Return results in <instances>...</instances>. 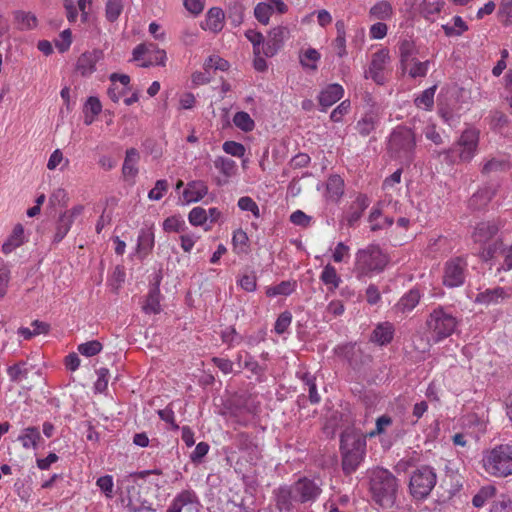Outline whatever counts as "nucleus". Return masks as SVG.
<instances>
[{
  "mask_svg": "<svg viewBox=\"0 0 512 512\" xmlns=\"http://www.w3.org/2000/svg\"><path fill=\"white\" fill-rule=\"evenodd\" d=\"M402 169H397L393 174L387 177L382 184V189L386 192L385 198H389L388 201L391 202L394 195L399 194L398 185L401 182ZM386 201V199H384Z\"/></svg>",
  "mask_w": 512,
  "mask_h": 512,
  "instance_id": "obj_30",
  "label": "nucleus"
},
{
  "mask_svg": "<svg viewBox=\"0 0 512 512\" xmlns=\"http://www.w3.org/2000/svg\"><path fill=\"white\" fill-rule=\"evenodd\" d=\"M103 58L100 49H93L82 53L76 63V70L82 76H89L96 70V64Z\"/></svg>",
  "mask_w": 512,
  "mask_h": 512,
  "instance_id": "obj_17",
  "label": "nucleus"
},
{
  "mask_svg": "<svg viewBox=\"0 0 512 512\" xmlns=\"http://www.w3.org/2000/svg\"><path fill=\"white\" fill-rule=\"evenodd\" d=\"M292 322V314L289 311L282 312L274 325V330L277 334L281 335L285 333Z\"/></svg>",
  "mask_w": 512,
  "mask_h": 512,
  "instance_id": "obj_56",
  "label": "nucleus"
},
{
  "mask_svg": "<svg viewBox=\"0 0 512 512\" xmlns=\"http://www.w3.org/2000/svg\"><path fill=\"white\" fill-rule=\"evenodd\" d=\"M458 324L459 320L442 306L433 309L426 320L428 333L435 343L450 337Z\"/></svg>",
  "mask_w": 512,
  "mask_h": 512,
  "instance_id": "obj_7",
  "label": "nucleus"
},
{
  "mask_svg": "<svg viewBox=\"0 0 512 512\" xmlns=\"http://www.w3.org/2000/svg\"><path fill=\"white\" fill-rule=\"evenodd\" d=\"M379 121V113L374 109H370L357 121L355 129L361 136L366 137L376 129Z\"/></svg>",
  "mask_w": 512,
  "mask_h": 512,
  "instance_id": "obj_20",
  "label": "nucleus"
},
{
  "mask_svg": "<svg viewBox=\"0 0 512 512\" xmlns=\"http://www.w3.org/2000/svg\"><path fill=\"white\" fill-rule=\"evenodd\" d=\"M124 9V1L123 0H107L105 5V17L106 19L113 23L118 20Z\"/></svg>",
  "mask_w": 512,
  "mask_h": 512,
  "instance_id": "obj_40",
  "label": "nucleus"
},
{
  "mask_svg": "<svg viewBox=\"0 0 512 512\" xmlns=\"http://www.w3.org/2000/svg\"><path fill=\"white\" fill-rule=\"evenodd\" d=\"M394 15L392 5L386 0L376 2L369 9V18L371 20H379L380 22L390 20Z\"/></svg>",
  "mask_w": 512,
  "mask_h": 512,
  "instance_id": "obj_26",
  "label": "nucleus"
},
{
  "mask_svg": "<svg viewBox=\"0 0 512 512\" xmlns=\"http://www.w3.org/2000/svg\"><path fill=\"white\" fill-rule=\"evenodd\" d=\"M445 5L444 0H423L419 5L421 15L425 19H431L433 16L439 14Z\"/></svg>",
  "mask_w": 512,
  "mask_h": 512,
  "instance_id": "obj_36",
  "label": "nucleus"
},
{
  "mask_svg": "<svg viewBox=\"0 0 512 512\" xmlns=\"http://www.w3.org/2000/svg\"><path fill=\"white\" fill-rule=\"evenodd\" d=\"M320 59V54L316 49L309 48L307 49L301 56H300V62L303 67L310 68V69H316L317 68V62Z\"/></svg>",
  "mask_w": 512,
  "mask_h": 512,
  "instance_id": "obj_51",
  "label": "nucleus"
},
{
  "mask_svg": "<svg viewBox=\"0 0 512 512\" xmlns=\"http://www.w3.org/2000/svg\"><path fill=\"white\" fill-rule=\"evenodd\" d=\"M389 60V53L387 50L381 49L372 55L371 64L369 67V77L372 78L377 84L382 85L386 82V63Z\"/></svg>",
  "mask_w": 512,
  "mask_h": 512,
  "instance_id": "obj_14",
  "label": "nucleus"
},
{
  "mask_svg": "<svg viewBox=\"0 0 512 512\" xmlns=\"http://www.w3.org/2000/svg\"><path fill=\"white\" fill-rule=\"evenodd\" d=\"M97 487L105 494L107 498H113V477L111 475H104L97 479Z\"/></svg>",
  "mask_w": 512,
  "mask_h": 512,
  "instance_id": "obj_58",
  "label": "nucleus"
},
{
  "mask_svg": "<svg viewBox=\"0 0 512 512\" xmlns=\"http://www.w3.org/2000/svg\"><path fill=\"white\" fill-rule=\"evenodd\" d=\"M221 340L223 343L228 344L229 347L238 344L241 336L237 333L236 329L232 326L225 328L221 331Z\"/></svg>",
  "mask_w": 512,
  "mask_h": 512,
  "instance_id": "obj_62",
  "label": "nucleus"
},
{
  "mask_svg": "<svg viewBox=\"0 0 512 512\" xmlns=\"http://www.w3.org/2000/svg\"><path fill=\"white\" fill-rule=\"evenodd\" d=\"M289 29L284 26L273 28L268 35V40L262 45L263 55L266 57L274 56L282 47L284 41L289 38Z\"/></svg>",
  "mask_w": 512,
  "mask_h": 512,
  "instance_id": "obj_15",
  "label": "nucleus"
},
{
  "mask_svg": "<svg viewBox=\"0 0 512 512\" xmlns=\"http://www.w3.org/2000/svg\"><path fill=\"white\" fill-rule=\"evenodd\" d=\"M14 17L18 28L21 30H29L37 26V18L31 12L17 11Z\"/></svg>",
  "mask_w": 512,
  "mask_h": 512,
  "instance_id": "obj_39",
  "label": "nucleus"
},
{
  "mask_svg": "<svg viewBox=\"0 0 512 512\" xmlns=\"http://www.w3.org/2000/svg\"><path fill=\"white\" fill-rule=\"evenodd\" d=\"M295 287H296L295 282L282 281L281 283H279L275 286L268 287L266 290V295L268 297H275L278 295L288 296L294 292Z\"/></svg>",
  "mask_w": 512,
  "mask_h": 512,
  "instance_id": "obj_44",
  "label": "nucleus"
},
{
  "mask_svg": "<svg viewBox=\"0 0 512 512\" xmlns=\"http://www.w3.org/2000/svg\"><path fill=\"white\" fill-rule=\"evenodd\" d=\"M69 200L68 193L63 188L55 189L49 197V202L52 206L64 207L67 205Z\"/></svg>",
  "mask_w": 512,
  "mask_h": 512,
  "instance_id": "obj_63",
  "label": "nucleus"
},
{
  "mask_svg": "<svg viewBox=\"0 0 512 512\" xmlns=\"http://www.w3.org/2000/svg\"><path fill=\"white\" fill-rule=\"evenodd\" d=\"M208 193V186L204 181L195 180L187 184L183 191V200L186 203H195L202 200Z\"/></svg>",
  "mask_w": 512,
  "mask_h": 512,
  "instance_id": "obj_21",
  "label": "nucleus"
},
{
  "mask_svg": "<svg viewBox=\"0 0 512 512\" xmlns=\"http://www.w3.org/2000/svg\"><path fill=\"white\" fill-rule=\"evenodd\" d=\"M437 86L434 85L426 90H424L418 97L415 98V105L418 108H422L425 110H431L434 105V95L436 92Z\"/></svg>",
  "mask_w": 512,
  "mask_h": 512,
  "instance_id": "obj_41",
  "label": "nucleus"
},
{
  "mask_svg": "<svg viewBox=\"0 0 512 512\" xmlns=\"http://www.w3.org/2000/svg\"><path fill=\"white\" fill-rule=\"evenodd\" d=\"M188 220L192 226H202L208 220L207 211L200 206L194 207L188 214Z\"/></svg>",
  "mask_w": 512,
  "mask_h": 512,
  "instance_id": "obj_50",
  "label": "nucleus"
},
{
  "mask_svg": "<svg viewBox=\"0 0 512 512\" xmlns=\"http://www.w3.org/2000/svg\"><path fill=\"white\" fill-rule=\"evenodd\" d=\"M198 505L196 493L192 490H184L173 499L167 512H197Z\"/></svg>",
  "mask_w": 512,
  "mask_h": 512,
  "instance_id": "obj_16",
  "label": "nucleus"
},
{
  "mask_svg": "<svg viewBox=\"0 0 512 512\" xmlns=\"http://www.w3.org/2000/svg\"><path fill=\"white\" fill-rule=\"evenodd\" d=\"M140 154L135 148L127 149L124 163L122 166V174L125 178H135L138 174V162Z\"/></svg>",
  "mask_w": 512,
  "mask_h": 512,
  "instance_id": "obj_25",
  "label": "nucleus"
},
{
  "mask_svg": "<svg viewBox=\"0 0 512 512\" xmlns=\"http://www.w3.org/2000/svg\"><path fill=\"white\" fill-rule=\"evenodd\" d=\"M273 11L274 7L269 3V1L261 2L256 5L254 9V15L260 23L267 25Z\"/></svg>",
  "mask_w": 512,
  "mask_h": 512,
  "instance_id": "obj_47",
  "label": "nucleus"
},
{
  "mask_svg": "<svg viewBox=\"0 0 512 512\" xmlns=\"http://www.w3.org/2000/svg\"><path fill=\"white\" fill-rule=\"evenodd\" d=\"M372 500L382 509H391L397 499L398 479L388 470L375 467L367 471Z\"/></svg>",
  "mask_w": 512,
  "mask_h": 512,
  "instance_id": "obj_2",
  "label": "nucleus"
},
{
  "mask_svg": "<svg viewBox=\"0 0 512 512\" xmlns=\"http://www.w3.org/2000/svg\"><path fill=\"white\" fill-rule=\"evenodd\" d=\"M410 65L411 67L408 70V74L410 77H425L430 68V61L426 60L421 62L414 59V61H412Z\"/></svg>",
  "mask_w": 512,
  "mask_h": 512,
  "instance_id": "obj_53",
  "label": "nucleus"
},
{
  "mask_svg": "<svg viewBox=\"0 0 512 512\" xmlns=\"http://www.w3.org/2000/svg\"><path fill=\"white\" fill-rule=\"evenodd\" d=\"M102 110V104L97 97L90 96L84 105V123L91 125L96 116L100 114Z\"/></svg>",
  "mask_w": 512,
  "mask_h": 512,
  "instance_id": "obj_32",
  "label": "nucleus"
},
{
  "mask_svg": "<svg viewBox=\"0 0 512 512\" xmlns=\"http://www.w3.org/2000/svg\"><path fill=\"white\" fill-rule=\"evenodd\" d=\"M323 492V481L319 476H301L291 485H280L273 490V499L278 512H293L295 504L311 506Z\"/></svg>",
  "mask_w": 512,
  "mask_h": 512,
  "instance_id": "obj_1",
  "label": "nucleus"
},
{
  "mask_svg": "<svg viewBox=\"0 0 512 512\" xmlns=\"http://www.w3.org/2000/svg\"><path fill=\"white\" fill-rule=\"evenodd\" d=\"M366 438L354 430H345L340 438L342 470L345 475L354 473L366 455Z\"/></svg>",
  "mask_w": 512,
  "mask_h": 512,
  "instance_id": "obj_4",
  "label": "nucleus"
},
{
  "mask_svg": "<svg viewBox=\"0 0 512 512\" xmlns=\"http://www.w3.org/2000/svg\"><path fill=\"white\" fill-rule=\"evenodd\" d=\"M497 17L503 26H512V0H501Z\"/></svg>",
  "mask_w": 512,
  "mask_h": 512,
  "instance_id": "obj_45",
  "label": "nucleus"
},
{
  "mask_svg": "<svg viewBox=\"0 0 512 512\" xmlns=\"http://www.w3.org/2000/svg\"><path fill=\"white\" fill-rule=\"evenodd\" d=\"M78 352L86 357H92L99 354L103 346L98 340H91L78 345Z\"/></svg>",
  "mask_w": 512,
  "mask_h": 512,
  "instance_id": "obj_49",
  "label": "nucleus"
},
{
  "mask_svg": "<svg viewBox=\"0 0 512 512\" xmlns=\"http://www.w3.org/2000/svg\"><path fill=\"white\" fill-rule=\"evenodd\" d=\"M420 293L416 289H411L405 293L395 305V309L402 314L410 313L419 303Z\"/></svg>",
  "mask_w": 512,
  "mask_h": 512,
  "instance_id": "obj_27",
  "label": "nucleus"
},
{
  "mask_svg": "<svg viewBox=\"0 0 512 512\" xmlns=\"http://www.w3.org/2000/svg\"><path fill=\"white\" fill-rule=\"evenodd\" d=\"M390 262V257L378 244H368L356 251L353 273L357 279L371 278L382 273Z\"/></svg>",
  "mask_w": 512,
  "mask_h": 512,
  "instance_id": "obj_3",
  "label": "nucleus"
},
{
  "mask_svg": "<svg viewBox=\"0 0 512 512\" xmlns=\"http://www.w3.org/2000/svg\"><path fill=\"white\" fill-rule=\"evenodd\" d=\"M453 25H444L443 30L447 36H460L463 32L468 30V26L460 16H454Z\"/></svg>",
  "mask_w": 512,
  "mask_h": 512,
  "instance_id": "obj_48",
  "label": "nucleus"
},
{
  "mask_svg": "<svg viewBox=\"0 0 512 512\" xmlns=\"http://www.w3.org/2000/svg\"><path fill=\"white\" fill-rule=\"evenodd\" d=\"M72 43V33L70 29L63 30L58 38L55 40V46L58 49L59 52L64 53L66 52Z\"/></svg>",
  "mask_w": 512,
  "mask_h": 512,
  "instance_id": "obj_60",
  "label": "nucleus"
},
{
  "mask_svg": "<svg viewBox=\"0 0 512 512\" xmlns=\"http://www.w3.org/2000/svg\"><path fill=\"white\" fill-rule=\"evenodd\" d=\"M327 196L332 201H337L344 193V181L339 175H331L326 184Z\"/></svg>",
  "mask_w": 512,
  "mask_h": 512,
  "instance_id": "obj_33",
  "label": "nucleus"
},
{
  "mask_svg": "<svg viewBox=\"0 0 512 512\" xmlns=\"http://www.w3.org/2000/svg\"><path fill=\"white\" fill-rule=\"evenodd\" d=\"M344 95V89L340 84L334 83L326 86L319 94L318 101L322 111L339 101Z\"/></svg>",
  "mask_w": 512,
  "mask_h": 512,
  "instance_id": "obj_18",
  "label": "nucleus"
},
{
  "mask_svg": "<svg viewBox=\"0 0 512 512\" xmlns=\"http://www.w3.org/2000/svg\"><path fill=\"white\" fill-rule=\"evenodd\" d=\"M41 440V433L34 426L24 428L18 436V441L24 449H37Z\"/></svg>",
  "mask_w": 512,
  "mask_h": 512,
  "instance_id": "obj_24",
  "label": "nucleus"
},
{
  "mask_svg": "<svg viewBox=\"0 0 512 512\" xmlns=\"http://www.w3.org/2000/svg\"><path fill=\"white\" fill-rule=\"evenodd\" d=\"M416 138L414 132L405 126L393 129L388 140V151L395 159L404 164H411L414 159Z\"/></svg>",
  "mask_w": 512,
  "mask_h": 512,
  "instance_id": "obj_6",
  "label": "nucleus"
},
{
  "mask_svg": "<svg viewBox=\"0 0 512 512\" xmlns=\"http://www.w3.org/2000/svg\"><path fill=\"white\" fill-rule=\"evenodd\" d=\"M62 163L63 167H61V170H63L64 167L68 166L69 160L67 158H64L63 153L60 149H56L52 152L48 159L47 169L53 171Z\"/></svg>",
  "mask_w": 512,
  "mask_h": 512,
  "instance_id": "obj_55",
  "label": "nucleus"
},
{
  "mask_svg": "<svg viewBox=\"0 0 512 512\" xmlns=\"http://www.w3.org/2000/svg\"><path fill=\"white\" fill-rule=\"evenodd\" d=\"M24 243V228L21 224H17L8 239L3 243L2 251L4 254L12 253L16 248Z\"/></svg>",
  "mask_w": 512,
  "mask_h": 512,
  "instance_id": "obj_29",
  "label": "nucleus"
},
{
  "mask_svg": "<svg viewBox=\"0 0 512 512\" xmlns=\"http://www.w3.org/2000/svg\"><path fill=\"white\" fill-rule=\"evenodd\" d=\"M228 68V61L218 55H212L204 62V69L206 72H209L210 70L226 71Z\"/></svg>",
  "mask_w": 512,
  "mask_h": 512,
  "instance_id": "obj_52",
  "label": "nucleus"
},
{
  "mask_svg": "<svg viewBox=\"0 0 512 512\" xmlns=\"http://www.w3.org/2000/svg\"><path fill=\"white\" fill-rule=\"evenodd\" d=\"M416 54V45L412 40L404 39L399 44V56L400 62L403 69H407L408 66L414 61V55Z\"/></svg>",
  "mask_w": 512,
  "mask_h": 512,
  "instance_id": "obj_31",
  "label": "nucleus"
},
{
  "mask_svg": "<svg viewBox=\"0 0 512 512\" xmlns=\"http://www.w3.org/2000/svg\"><path fill=\"white\" fill-rule=\"evenodd\" d=\"M33 329L28 327H21L18 329V334L25 340H30L34 336L48 333L50 325L46 322L35 320L31 323Z\"/></svg>",
  "mask_w": 512,
  "mask_h": 512,
  "instance_id": "obj_34",
  "label": "nucleus"
},
{
  "mask_svg": "<svg viewBox=\"0 0 512 512\" xmlns=\"http://www.w3.org/2000/svg\"><path fill=\"white\" fill-rule=\"evenodd\" d=\"M238 285L247 292H254L257 288V278L253 272L243 274L238 280Z\"/></svg>",
  "mask_w": 512,
  "mask_h": 512,
  "instance_id": "obj_59",
  "label": "nucleus"
},
{
  "mask_svg": "<svg viewBox=\"0 0 512 512\" xmlns=\"http://www.w3.org/2000/svg\"><path fill=\"white\" fill-rule=\"evenodd\" d=\"M155 237L153 227L141 229L137 240V253L141 259L146 258L153 250Z\"/></svg>",
  "mask_w": 512,
  "mask_h": 512,
  "instance_id": "obj_23",
  "label": "nucleus"
},
{
  "mask_svg": "<svg viewBox=\"0 0 512 512\" xmlns=\"http://www.w3.org/2000/svg\"><path fill=\"white\" fill-rule=\"evenodd\" d=\"M485 471L492 476L506 477L512 474V446L499 445L483 458Z\"/></svg>",
  "mask_w": 512,
  "mask_h": 512,
  "instance_id": "obj_8",
  "label": "nucleus"
},
{
  "mask_svg": "<svg viewBox=\"0 0 512 512\" xmlns=\"http://www.w3.org/2000/svg\"><path fill=\"white\" fill-rule=\"evenodd\" d=\"M224 19L225 15L223 10L219 7H212L208 10L205 20L201 23V28L213 33H218L224 27Z\"/></svg>",
  "mask_w": 512,
  "mask_h": 512,
  "instance_id": "obj_19",
  "label": "nucleus"
},
{
  "mask_svg": "<svg viewBox=\"0 0 512 512\" xmlns=\"http://www.w3.org/2000/svg\"><path fill=\"white\" fill-rule=\"evenodd\" d=\"M166 60L165 50L152 42L140 43L132 51V61L137 62L140 67L165 66Z\"/></svg>",
  "mask_w": 512,
  "mask_h": 512,
  "instance_id": "obj_10",
  "label": "nucleus"
},
{
  "mask_svg": "<svg viewBox=\"0 0 512 512\" xmlns=\"http://www.w3.org/2000/svg\"><path fill=\"white\" fill-rule=\"evenodd\" d=\"M394 332L395 329L392 323L388 321L381 322L373 330L370 341L379 346L387 345L393 340Z\"/></svg>",
  "mask_w": 512,
  "mask_h": 512,
  "instance_id": "obj_22",
  "label": "nucleus"
},
{
  "mask_svg": "<svg viewBox=\"0 0 512 512\" xmlns=\"http://www.w3.org/2000/svg\"><path fill=\"white\" fill-rule=\"evenodd\" d=\"M467 274L468 262L466 257H452L444 264L442 283L447 288L460 287L465 283Z\"/></svg>",
  "mask_w": 512,
  "mask_h": 512,
  "instance_id": "obj_11",
  "label": "nucleus"
},
{
  "mask_svg": "<svg viewBox=\"0 0 512 512\" xmlns=\"http://www.w3.org/2000/svg\"><path fill=\"white\" fill-rule=\"evenodd\" d=\"M234 125L244 132H250L254 129L255 123L251 116L244 111L237 112L233 117Z\"/></svg>",
  "mask_w": 512,
  "mask_h": 512,
  "instance_id": "obj_46",
  "label": "nucleus"
},
{
  "mask_svg": "<svg viewBox=\"0 0 512 512\" xmlns=\"http://www.w3.org/2000/svg\"><path fill=\"white\" fill-rule=\"evenodd\" d=\"M437 483L434 468L422 465L414 469L409 478V493L416 500L426 499Z\"/></svg>",
  "mask_w": 512,
  "mask_h": 512,
  "instance_id": "obj_9",
  "label": "nucleus"
},
{
  "mask_svg": "<svg viewBox=\"0 0 512 512\" xmlns=\"http://www.w3.org/2000/svg\"><path fill=\"white\" fill-rule=\"evenodd\" d=\"M499 220H485L478 222L472 232V239L475 244H479L481 248V258L489 261L494 258L497 251L502 246V241L494 239L500 229Z\"/></svg>",
  "mask_w": 512,
  "mask_h": 512,
  "instance_id": "obj_5",
  "label": "nucleus"
},
{
  "mask_svg": "<svg viewBox=\"0 0 512 512\" xmlns=\"http://www.w3.org/2000/svg\"><path fill=\"white\" fill-rule=\"evenodd\" d=\"M222 149L225 153L238 158L243 157L246 152L244 145L236 141H225Z\"/></svg>",
  "mask_w": 512,
  "mask_h": 512,
  "instance_id": "obj_57",
  "label": "nucleus"
},
{
  "mask_svg": "<svg viewBox=\"0 0 512 512\" xmlns=\"http://www.w3.org/2000/svg\"><path fill=\"white\" fill-rule=\"evenodd\" d=\"M168 182L165 179L157 180L155 186L149 191L148 198L150 200L158 201L168 190Z\"/></svg>",
  "mask_w": 512,
  "mask_h": 512,
  "instance_id": "obj_61",
  "label": "nucleus"
},
{
  "mask_svg": "<svg viewBox=\"0 0 512 512\" xmlns=\"http://www.w3.org/2000/svg\"><path fill=\"white\" fill-rule=\"evenodd\" d=\"M319 278L330 292H334L342 283V279L336 268L331 264L324 266Z\"/></svg>",
  "mask_w": 512,
  "mask_h": 512,
  "instance_id": "obj_28",
  "label": "nucleus"
},
{
  "mask_svg": "<svg viewBox=\"0 0 512 512\" xmlns=\"http://www.w3.org/2000/svg\"><path fill=\"white\" fill-rule=\"evenodd\" d=\"M160 290L158 287L151 289L146 297L143 305V311L146 314H158L161 311L160 305Z\"/></svg>",
  "mask_w": 512,
  "mask_h": 512,
  "instance_id": "obj_35",
  "label": "nucleus"
},
{
  "mask_svg": "<svg viewBox=\"0 0 512 512\" xmlns=\"http://www.w3.org/2000/svg\"><path fill=\"white\" fill-rule=\"evenodd\" d=\"M214 167L223 174L226 178H230L236 174L237 164L234 160L218 156L214 160Z\"/></svg>",
  "mask_w": 512,
  "mask_h": 512,
  "instance_id": "obj_37",
  "label": "nucleus"
},
{
  "mask_svg": "<svg viewBox=\"0 0 512 512\" xmlns=\"http://www.w3.org/2000/svg\"><path fill=\"white\" fill-rule=\"evenodd\" d=\"M496 495V488L493 485L482 487L478 493L473 497L472 504L476 508L483 507L486 502Z\"/></svg>",
  "mask_w": 512,
  "mask_h": 512,
  "instance_id": "obj_43",
  "label": "nucleus"
},
{
  "mask_svg": "<svg viewBox=\"0 0 512 512\" xmlns=\"http://www.w3.org/2000/svg\"><path fill=\"white\" fill-rule=\"evenodd\" d=\"M245 36L253 44L254 55H259L261 53L263 54L262 45L265 44L263 43V35L258 31L249 29L245 32Z\"/></svg>",
  "mask_w": 512,
  "mask_h": 512,
  "instance_id": "obj_54",
  "label": "nucleus"
},
{
  "mask_svg": "<svg viewBox=\"0 0 512 512\" xmlns=\"http://www.w3.org/2000/svg\"><path fill=\"white\" fill-rule=\"evenodd\" d=\"M187 229L184 219L179 215H173L163 221V230L171 233H182Z\"/></svg>",
  "mask_w": 512,
  "mask_h": 512,
  "instance_id": "obj_42",
  "label": "nucleus"
},
{
  "mask_svg": "<svg viewBox=\"0 0 512 512\" xmlns=\"http://www.w3.org/2000/svg\"><path fill=\"white\" fill-rule=\"evenodd\" d=\"M248 242L249 239L245 231L238 229L233 232L232 245L236 254L247 253L249 248Z\"/></svg>",
  "mask_w": 512,
  "mask_h": 512,
  "instance_id": "obj_38",
  "label": "nucleus"
},
{
  "mask_svg": "<svg viewBox=\"0 0 512 512\" xmlns=\"http://www.w3.org/2000/svg\"><path fill=\"white\" fill-rule=\"evenodd\" d=\"M490 512H512V498L508 495H501L493 503Z\"/></svg>",
  "mask_w": 512,
  "mask_h": 512,
  "instance_id": "obj_64",
  "label": "nucleus"
},
{
  "mask_svg": "<svg viewBox=\"0 0 512 512\" xmlns=\"http://www.w3.org/2000/svg\"><path fill=\"white\" fill-rule=\"evenodd\" d=\"M512 300V286H495L477 293L474 303L485 307L502 305Z\"/></svg>",
  "mask_w": 512,
  "mask_h": 512,
  "instance_id": "obj_13",
  "label": "nucleus"
},
{
  "mask_svg": "<svg viewBox=\"0 0 512 512\" xmlns=\"http://www.w3.org/2000/svg\"><path fill=\"white\" fill-rule=\"evenodd\" d=\"M479 132L476 129L469 128L463 131L457 143L446 151L449 157L454 153L458 154L459 160L469 162L475 155L478 147Z\"/></svg>",
  "mask_w": 512,
  "mask_h": 512,
  "instance_id": "obj_12",
  "label": "nucleus"
}]
</instances>
